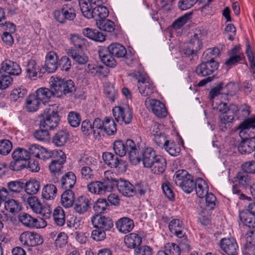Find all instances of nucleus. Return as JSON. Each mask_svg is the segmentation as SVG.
I'll return each instance as SVG.
<instances>
[{"label":"nucleus","mask_w":255,"mask_h":255,"mask_svg":"<svg viewBox=\"0 0 255 255\" xmlns=\"http://www.w3.org/2000/svg\"><path fill=\"white\" fill-rule=\"evenodd\" d=\"M127 54L126 48L119 43H112L106 48L99 51V54L101 61L108 67L113 68L117 65L115 57L123 58Z\"/></svg>","instance_id":"obj_1"},{"label":"nucleus","mask_w":255,"mask_h":255,"mask_svg":"<svg viewBox=\"0 0 255 255\" xmlns=\"http://www.w3.org/2000/svg\"><path fill=\"white\" fill-rule=\"evenodd\" d=\"M113 149L115 153L121 157L128 153L129 158L133 163H136L140 160L138 149L131 139H127L125 142L121 140H116L113 143Z\"/></svg>","instance_id":"obj_2"},{"label":"nucleus","mask_w":255,"mask_h":255,"mask_svg":"<svg viewBox=\"0 0 255 255\" xmlns=\"http://www.w3.org/2000/svg\"><path fill=\"white\" fill-rule=\"evenodd\" d=\"M56 105L48 106L40 115V128L53 129L58 125L60 118Z\"/></svg>","instance_id":"obj_3"},{"label":"nucleus","mask_w":255,"mask_h":255,"mask_svg":"<svg viewBox=\"0 0 255 255\" xmlns=\"http://www.w3.org/2000/svg\"><path fill=\"white\" fill-rule=\"evenodd\" d=\"M115 173L110 171H106L104 173L103 181L92 182L87 186L88 190L94 194L103 195L112 190L113 176Z\"/></svg>","instance_id":"obj_4"},{"label":"nucleus","mask_w":255,"mask_h":255,"mask_svg":"<svg viewBox=\"0 0 255 255\" xmlns=\"http://www.w3.org/2000/svg\"><path fill=\"white\" fill-rule=\"evenodd\" d=\"M173 179L176 185L180 187L187 193H191L195 188L196 181L195 182L193 177L185 170L177 171Z\"/></svg>","instance_id":"obj_5"},{"label":"nucleus","mask_w":255,"mask_h":255,"mask_svg":"<svg viewBox=\"0 0 255 255\" xmlns=\"http://www.w3.org/2000/svg\"><path fill=\"white\" fill-rule=\"evenodd\" d=\"M51 82L57 97H60L62 95L72 94L74 93L76 89L75 83L72 80H65L55 78Z\"/></svg>","instance_id":"obj_6"},{"label":"nucleus","mask_w":255,"mask_h":255,"mask_svg":"<svg viewBox=\"0 0 255 255\" xmlns=\"http://www.w3.org/2000/svg\"><path fill=\"white\" fill-rule=\"evenodd\" d=\"M18 219L24 226L29 228H41L46 225L45 221L42 218H34L25 213H20Z\"/></svg>","instance_id":"obj_7"},{"label":"nucleus","mask_w":255,"mask_h":255,"mask_svg":"<svg viewBox=\"0 0 255 255\" xmlns=\"http://www.w3.org/2000/svg\"><path fill=\"white\" fill-rule=\"evenodd\" d=\"M113 116L117 122H124L129 124L131 122L132 114L131 109L128 106L122 107H116L113 109Z\"/></svg>","instance_id":"obj_8"},{"label":"nucleus","mask_w":255,"mask_h":255,"mask_svg":"<svg viewBox=\"0 0 255 255\" xmlns=\"http://www.w3.org/2000/svg\"><path fill=\"white\" fill-rule=\"evenodd\" d=\"M21 243L27 246H36L43 242V238L39 234L30 232H24L19 237Z\"/></svg>","instance_id":"obj_9"},{"label":"nucleus","mask_w":255,"mask_h":255,"mask_svg":"<svg viewBox=\"0 0 255 255\" xmlns=\"http://www.w3.org/2000/svg\"><path fill=\"white\" fill-rule=\"evenodd\" d=\"M115 175L113 176L112 189L117 186L119 192L125 196L132 197L133 196V186L128 181L120 178L116 180Z\"/></svg>","instance_id":"obj_10"},{"label":"nucleus","mask_w":255,"mask_h":255,"mask_svg":"<svg viewBox=\"0 0 255 255\" xmlns=\"http://www.w3.org/2000/svg\"><path fill=\"white\" fill-rule=\"evenodd\" d=\"M91 222L95 228L109 231L113 227V220L109 217L96 215L91 218Z\"/></svg>","instance_id":"obj_11"},{"label":"nucleus","mask_w":255,"mask_h":255,"mask_svg":"<svg viewBox=\"0 0 255 255\" xmlns=\"http://www.w3.org/2000/svg\"><path fill=\"white\" fill-rule=\"evenodd\" d=\"M137 81L138 89L142 96H149L153 93L155 87L148 77L140 76L137 79Z\"/></svg>","instance_id":"obj_12"},{"label":"nucleus","mask_w":255,"mask_h":255,"mask_svg":"<svg viewBox=\"0 0 255 255\" xmlns=\"http://www.w3.org/2000/svg\"><path fill=\"white\" fill-rule=\"evenodd\" d=\"M218 68L216 61L203 62L197 66L195 72L198 76L205 77L212 74Z\"/></svg>","instance_id":"obj_13"},{"label":"nucleus","mask_w":255,"mask_h":255,"mask_svg":"<svg viewBox=\"0 0 255 255\" xmlns=\"http://www.w3.org/2000/svg\"><path fill=\"white\" fill-rule=\"evenodd\" d=\"M221 249L228 255H237L238 246L236 241L233 238H224L220 244Z\"/></svg>","instance_id":"obj_14"},{"label":"nucleus","mask_w":255,"mask_h":255,"mask_svg":"<svg viewBox=\"0 0 255 255\" xmlns=\"http://www.w3.org/2000/svg\"><path fill=\"white\" fill-rule=\"evenodd\" d=\"M21 70L18 64L10 60H5L1 63L0 74L6 73L8 75H18Z\"/></svg>","instance_id":"obj_15"},{"label":"nucleus","mask_w":255,"mask_h":255,"mask_svg":"<svg viewBox=\"0 0 255 255\" xmlns=\"http://www.w3.org/2000/svg\"><path fill=\"white\" fill-rule=\"evenodd\" d=\"M53 153L55 154L56 158L51 161L49 168L51 172L58 173L61 170L62 165L65 161L66 155L61 150L56 151Z\"/></svg>","instance_id":"obj_16"},{"label":"nucleus","mask_w":255,"mask_h":255,"mask_svg":"<svg viewBox=\"0 0 255 255\" xmlns=\"http://www.w3.org/2000/svg\"><path fill=\"white\" fill-rule=\"evenodd\" d=\"M150 108L152 113L159 118H163L167 116V111L165 105L156 99H149Z\"/></svg>","instance_id":"obj_17"},{"label":"nucleus","mask_w":255,"mask_h":255,"mask_svg":"<svg viewBox=\"0 0 255 255\" xmlns=\"http://www.w3.org/2000/svg\"><path fill=\"white\" fill-rule=\"evenodd\" d=\"M81 166V174L82 177L85 179H91L93 177V171L90 166L92 165V158L86 157L81 159L79 161Z\"/></svg>","instance_id":"obj_18"},{"label":"nucleus","mask_w":255,"mask_h":255,"mask_svg":"<svg viewBox=\"0 0 255 255\" xmlns=\"http://www.w3.org/2000/svg\"><path fill=\"white\" fill-rule=\"evenodd\" d=\"M58 66V56L54 51L49 52L45 57L44 68L49 73L55 72Z\"/></svg>","instance_id":"obj_19"},{"label":"nucleus","mask_w":255,"mask_h":255,"mask_svg":"<svg viewBox=\"0 0 255 255\" xmlns=\"http://www.w3.org/2000/svg\"><path fill=\"white\" fill-rule=\"evenodd\" d=\"M106 0H79V6L83 15L85 17L91 16L90 8H92L93 5L99 6L105 3Z\"/></svg>","instance_id":"obj_20"},{"label":"nucleus","mask_w":255,"mask_h":255,"mask_svg":"<svg viewBox=\"0 0 255 255\" xmlns=\"http://www.w3.org/2000/svg\"><path fill=\"white\" fill-rule=\"evenodd\" d=\"M35 95L38 98L40 103L45 104L48 102L52 96H56V92L53 88V85H51V89L41 88L37 90Z\"/></svg>","instance_id":"obj_21"},{"label":"nucleus","mask_w":255,"mask_h":255,"mask_svg":"<svg viewBox=\"0 0 255 255\" xmlns=\"http://www.w3.org/2000/svg\"><path fill=\"white\" fill-rule=\"evenodd\" d=\"M90 200L85 196H81L75 200L74 203V211L82 214L86 212L90 208Z\"/></svg>","instance_id":"obj_22"},{"label":"nucleus","mask_w":255,"mask_h":255,"mask_svg":"<svg viewBox=\"0 0 255 255\" xmlns=\"http://www.w3.org/2000/svg\"><path fill=\"white\" fill-rule=\"evenodd\" d=\"M148 168H150L151 171L153 174L156 175L162 174L166 168V160L162 156L157 155L152 165Z\"/></svg>","instance_id":"obj_23"},{"label":"nucleus","mask_w":255,"mask_h":255,"mask_svg":"<svg viewBox=\"0 0 255 255\" xmlns=\"http://www.w3.org/2000/svg\"><path fill=\"white\" fill-rule=\"evenodd\" d=\"M157 155L152 148L145 147L142 150V161L144 166L146 168L150 166Z\"/></svg>","instance_id":"obj_24"},{"label":"nucleus","mask_w":255,"mask_h":255,"mask_svg":"<svg viewBox=\"0 0 255 255\" xmlns=\"http://www.w3.org/2000/svg\"><path fill=\"white\" fill-rule=\"evenodd\" d=\"M238 150L242 154L251 153L255 150V138L245 137L239 145Z\"/></svg>","instance_id":"obj_25"},{"label":"nucleus","mask_w":255,"mask_h":255,"mask_svg":"<svg viewBox=\"0 0 255 255\" xmlns=\"http://www.w3.org/2000/svg\"><path fill=\"white\" fill-rule=\"evenodd\" d=\"M116 226L119 232L127 234L132 230L134 227V224L132 220L124 217L118 220Z\"/></svg>","instance_id":"obj_26"},{"label":"nucleus","mask_w":255,"mask_h":255,"mask_svg":"<svg viewBox=\"0 0 255 255\" xmlns=\"http://www.w3.org/2000/svg\"><path fill=\"white\" fill-rule=\"evenodd\" d=\"M90 8L91 16L86 17L87 18H95L97 19H103L106 18L109 15V10L106 6L99 5L95 7Z\"/></svg>","instance_id":"obj_27"},{"label":"nucleus","mask_w":255,"mask_h":255,"mask_svg":"<svg viewBox=\"0 0 255 255\" xmlns=\"http://www.w3.org/2000/svg\"><path fill=\"white\" fill-rule=\"evenodd\" d=\"M76 177L72 172H68L62 176L61 179V186L65 190L71 189L76 183Z\"/></svg>","instance_id":"obj_28"},{"label":"nucleus","mask_w":255,"mask_h":255,"mask_svg":"<svg viewBox=\"0 0 255 255\" xmlns=\"http://www.w3.org/2000/svg\"><path fill=\"white\" fill-rule=\"evenodd\" d=\"M75 200L74 192L71 189L65 190L61 196V204L66 208L72 207Z\"/></svg>","instance_id":"obj_29"},{"label":"nucleus","mask_w":255,"mask_h":255,"mask_svg":"<svg viewBox=\"0 0 255 255\" xmlns=\"http://www.w3.org/2000/svg\"><path fill=\"white\" fill-rule=\"evenodd\" d=\"M142 242V239L140 236L136 233H130L127 235L124 239V242L128 248H135L139 246Z\"/></svg>","instance_id":"obj_30"},{"label":"nucleus","mask_w":255,"mask_h":255,"mask_svg":"<svg viewBox=\"0 0 255 255\" xmlns=\"http://www.w3.org/2000/svg\"><path fill=\"white\" fill-rule=\"evenodd\" d=\"M21 197L24 203H26L29 205L33 212L36 213V212L40 211V207L42 205L36 197L29 195H23Z\"/></svg>","instance_id":"obj_31"},{"label":"nucleus","mask_w":255,"mask_h":255,"mask_svg":"<svg viewBox=\"0 0 255 255\" xmlns=\"http://www.w3.org/2000/svg\"><path fill=\"white\" fill-rule=\"evenodd\" d=\"M239 218L243 224L249 228L255 227V216L248 211H241L239 213Z\"/></svg>","instance_id":"obj_32"},{"label":"nucleus","mask_w":255,"mask_h":255,"mask_svg":"<svg viewBox=\"0 0 255 255\" xmlns=\"http://www.w3.org/2000/svg\"><path fill=\"white\" fill-rule=\"evenodd\" d=\"M195 189L197 195L200 198H204L208 193L209 187L207 183L201 178L196 179Z\"/></svg>","instance_id":"obj_33"},{"label":"nucleus","mask_w":255,"mask_h":255,"mask_svg":"<svg viewBox=\"0 0 255 255\" xmlns=\"http://www.w3.org/2000/svg\"><path fill=\"white\" fill-rule=\"evenodd\" d=\"M69 138V134L65 131L60 130L53 136L52 141L57 146H62L65 145Z\"/></svg>","instance_id":"obj_34"},{"label":"nucleus","mask_w":255,"mask_h":255,"mask_svg":"<svg viewBox=\"0 0 255 255\" xmlns=\"http://www.w3.org/2000/svg\"><path fill=\"white\" fill-rule=\"evenodd\" d=\"M40 103L35 94L30 95L26 99V109L29 112H35L38 110Z\"/></svg>","instance_id":"obj_35"},{"label":"nucleus","mask_w":255,"mask_h":255,"mask_svg":"<svg viewBox=\"0 0 255 255\" xmlns=\"http://www.w3.org/2000/svg\"><path fill=\"white\" fill-rule=\"evenodd\" d=\"M96 25L100 30L109 32H113L115 27L114 22L107 18L103 19H97Z\"/></svg>","instance_id":"obj_36"},{"label":"nucleus","mask_w":255,"mask_h":255,"mask_svg":"<svg viewBox=\"0 0 255 255\" xmlns=\"http://www.w3.org/2000/svg\"><path fill=\"white\" fill-rule=\"evenodd\" d=\"M57 191V188L54 185L48 184L43 188L42 196L46 200L53 199L56 197Z\"/></svg>","instance_id":"obj_37"},{"label":"nucleus","mask_w":255,"mask_h":255,"mask_svg":"<svg viewBox=\"0 0 255 255\" xmlns=\"http://www.w3.org/2000/svg\"><path fill=\"white\" fill-rule=\"evenodd\" d=\"M103 158L105 163L111 168L117 167L120 163V160L118 157L111 152L104 153Z\"/></svg>","instance_id":"obj_38"},{"label":"nucleus","mask_w":255,"mask_h":255,"mask_svg":"<svg viewBox=\"0 0 255 255\" xmlns=\"http://www.w3.org/2000/svg\"><path fill=\"white\" fill-rule=\"evenodd\" d=\"M254 126H255V115L253 117L245 119L240 124L239 128L241 129L240 135L242 136V134L249 132Z\"/></svg>","instance_id":"obj_39"},{"label":"nucleus","mask_w":255,"mask_h":255,"mask_svg":"<svg viewBox=\"0 0 255 255\" xmlns=\"http://www.w3.org/2000/svg\"><path fill=\"white\" fill-rule=\"evenodd\" d=\"M11 155L13 160L21 161L29 160V154L28 150L23 148L18 147L14 149Z\"/></svg>","instance_id":"obj_40"},{"label":"nucleus","mask_w":255,"mask_h":255,"mask_svg":"<svg viewBox=\"0 0 255 255\" xmlns=\"http://www.w3.org/2000/svg\"><path fill=\"white\" fill-rule=\"evenodd\" d=\"M220 123L219 128L220 129L225 131L228 129L230 128L232 121L234 119L233 115H228L226 114H222L219 117Z\"/></svg>","instance_id":"obj_41"},{"label":"nucleus","mask_w":255,"mask_h":255,"mask_svg":"<svg viewBox=\"0 0 255 255\" xmlns=\"http://www.w3.org/2000/svg\"><path fill=\"white\" fill-rule=\"evenodd\" d=\"M68 54L76 63L80 65L86 64L88 60V57L85 54L73 49L69 50Z\"/></svg>","instance_id":"obj_42"},{"label":"nucleus","mask_w":255,"mask_h":255,"mask_svg":"<svg viewBox=\"0 0 255 255\" xmlns=\"http://www.w3.org/2000/svg\"><path fill=\"white\" fill-rule=\"evenodd\" d=\"M235 181L238 182L240 186L246 188L250 185L251 179L248 173L242 170L239 172L237 174Z\"/></svg>","instance_id":"obj_43"},{"label":"nucleus","mask_w":255,"mask_h":255,"mask_svg":"<svg viewBox=\"0 0 255 255\" xmlns=\"http://www.w3.org/2000/svg\"><path fill=\"white\" fill-rule=\"evenodd\" d=\"M104 131L109 135H114L117 131V125L111 118H106L104 120Z\"/></svg>","instance_id":"obj_44"},{"label":"nucleus","mask_w":255,"mask_h":255,"mask_svg":"<svg viewBox=\"0 0 255 255\" xmlns=\"http://www.w3.org/2000/svg\"><path fill=\"white\" fill-rule=\"evenodd\" d=\"M25 191L28 195L37 193L39 190V182L35 180H31L24 185Z\"/></svg>","instance_id":"obj_45"},{"label":"nucleus","mask_w":255,"mask_h":255,"mask_svg":"<svg viewBox=\"0 0 255 255\" xmlns=\"http://www.w3.org/2000/svg\"><path fill=\"white\" fill-rule=\"evenodd\" d=\"M53 216L57 225L62 226L64 224L65 222V214L61 207H58L54 210Z\"/></svg>","instance_id":"obj_46"},{"label":"nucleus","mask_w":255,"mask_h":255,"mask_svg":"<svg viewBox=\"0 0 255 255\" xmlns=\"http://www.w3.org/2000/svg\"><path fill=\"white\" fill-rule=\"evenodd\" d=\"M4 208L7 211L11 213H17L21 209L20 203L17 201L13 199L6 201L4 203Z\"/></svg>","instance_id":"obj_47"},{"label":"nucleus","mask_w":255,"mask_h":255,"mask_svg":"<svg viewBox=\"0 0 255 255\" xmlns=\"http://www.w3.org/2000/svg\"><path fill=\"white\" fill-rule=\"evenodd\" d=\"M109 204L105 199H99L94 204V210L99 215L109 210Z\"/></svg>","instance_id":"obj_48"},{"label":"nucleus","mask_w":255,"mask_h":255,"mask_svg":"<svg viewBox=\"0 0 255 255\" xmlns=\"http://www.w3.org/2000/svg\"><path fill=\"white\" fill-rule=\"evenodd\" d=\"M39 67L37 65V63L35 60H30L26 67V72L28 77L30 78L37 76V72L39 70Z\"/></svg>","instance_id":"obj_49"},{"label":"nucleus","mask_w":255,"mask_h":255,"mask_svg":"<svg viewBox=\"0 0 255 255\" xmlns=\"http://www.w3.org/2000/svg\"><path fill=\"white\" fill-rule=\"evenodd\" d=\"M107 68L103 66H99L95 64H89L88 65L86 71L88 73H91L93 75L97 74L104 75L105 73H107Z\"/></svg>","instance_id":"obj_50"},{"label":"nucleus","mask_w":255,"mask_h":255,"mask_svg":"<svg viewBox=\"0 0 255 255\" xmlns=\"http://www.w3.org/2000/svg\"><path fill=\"white\" fill-rule=\"evenodd\" d=\"M172 156H177L180 152V147L173 140H169L164 147Z\"/></svg>","instance_id":"obj_51"},{"label":"nucleus","mask_w":255,"mask_h":255,"mask_svg":"<svg viewBox=\"0 0 255 255\" xmlns=\"http://www.w3.org/2000/svg\"><path fill=\"white\" fill-rule=\"evenodd\" d=\"M164 250L168 255H180V249L178 245L173 243L165 244Z\"/></svg>","instance_id":"obj_52"},{"label":"nucleus","mask_w":255,"mask_h":255,"mask_svg":"<svg viewBox=\"0 0 255 255\" xmlns=\"http://www.w3.org/2000/svg\"><path fill=\"white\" fill-rule=\"evenodd\" d=\"M224 90L225 94L233 96L239 92L240 87L238 83L232 82L227 84Z\"/></svg>","instance_id":"obj_53"},{"label":"nucleus","mask_w":255,"mask_h":255,"mask_svg":"<svg viewBox=\"0 0 255 255\" xmlns=\"http://www.w3.org/2000/svg\"><path fill=\"white\" fill-rule=\"evenodd\" d=\"M191 14L186 13L183 16L178 18L173 21L172 24V27L175 29H179L181 28L185 24H186L189 20Z\"/></svg>","instance_id":"obj_54"},{"label":"nucleus","mask_w":255,"mask_h":255,"mask_svg":"<svg viewBox=\"0 0 255 255\" xmlns=\"http://www.w3.org/2000/svg\"><path fill=\"white\" fill-rule=\"evenodd\" d=\"M26 93V90L24 88L20 87L13 90L10 95V97L11 100L14 101H20V99L23 98Z\"/></svg>","instance_id":"obj_55"},{"label":"nucleus","mask_w":255,"mask_h":255,"mask_svg":"<svg viewBox=\"0 0 255 255\" xmlns=\"http://www.w3.org/2000/svg\"><path fill=\"white\" fill-rule=\"evenodd\" d=\"M189 47L194 50V52L197 54V52L201 48L202 43L199 40L198 35L195 33L194 34L193 37L191 39L190 42L188 43Z\"/></svg>","instance_id":"obj_56"},{"label":"nucleus","mask_w":255,"mask_h":255,"mask_svg":"<svg viewBox=\"0 0 255 255\" xmlns=\"http://www.w3.org/2000/svg\"><path fill=\"white\" fill-rule=\"evenodd\" d=\"M24 183L19 181H12L7 183V187L10 192L14 193L20 192L24 188Z\"/></svg>","instance_id":"obj_57"},{"label":"nucleus","mask_w":255,"mask_h":255,"mask_svg":"<svg viewBox=\"0 0 255 255\" xmlns=\"http://www.w3.org/2000/svg\"><path fill=\"white\" fill-rule=\"evenodd\" d=\"M65 17L67 20H73L76 17L75 10L71 4H63L62 6Z\"/></svg>","instance_id":"obj_58"},{"label":"nucleus","mask_w":255,"mask_h":255,"mask_svg":"<svg viewBox=\"0 0 255 255\" xmlns=\"http://www.w3.org/2000/svg\"><path fill=\"white\" fill-rule=\"evenodd\" d=\"M67 119L69 124L73 127H77L81 122L80 114L75 112H70L68 115Z\"/></svg>","instance_id":"obj_59"},{"label":"nucleus","mask_w":255,"mask_h":255,"mask_svg":"<svg viewBox=\"0 0 255 255\" xmlns=\"http://www.w3.org/2000/svg\"><path fill=\"white\" fill-rule=\"evenodd\" d=\"M70 39L75 47L79 48H82L87 42L85 38L76 34L71 35Z\"/></svg>","instance_id":"obj_60"},{"label":"nucleus","mask_w":255,"mask_h":255,"mask_svg":"<svg viewBox=\"0 0 255 255\" xmlns=\"http://www.w3.org/2000/svg\"><path fill=\"white\" fill-rule=\"evenodd\" d=\"M12 147L11 142L6 139L0 140V154L5 155L8 154Z\"/></svg>","instance_id":"obj_61"},{"label":"nucleus","mask_w":255,"mask_h":255,"mask_svg":"<svg viewBox=\"0 0 255 255\" xmlns=\"http://www.w3.org/2000/svg\"><path fill=\"white\" fill-rule=\"evenodd\" d=\"M106 231L102 229L95 228L91 233V238L95 241L99 242L105 240L106 238Z\"/></svg>","instance_id":"obj_62"},{"label":"nucleus","mask_w":255,"mask_h":255,"mask_svg":"<svg viewBox=\"0 0 255 255\" xmlns=\"http://www.w3.org/2000/svg\"><path fill=\"white\" fill-rule=\"evenodd\" d=\"M134 255H152L153 251L151 248L148 246H141L135 248Z\"/></svg>","instance_id":"obj_63"},{"label":"nucleus","mask_w":255,"mask_h":255,"mask_svg":"<svg viewBox=\"0 0 255 255\" xmlns=\"http://www.w3.org/2000/svg\"><path fill=\"white\" fill-rule=\"evenodd\" d=\"M246 54L250 62V68L252 70L251 72L254 74H255V62L254 61L253 52L251 50V47L249 44V41H248L247 44Z\"/></svg>","instance_id":"obj_64"}]
</instances>
